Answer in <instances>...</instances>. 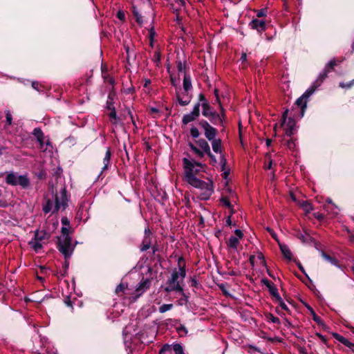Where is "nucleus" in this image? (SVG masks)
I'll return each instance as SVG.
<instances>
[{
	"mask_svg": "<svg viewBox=\"0 0 354 354\" xmlns=\"http://www.w3.org/2000/svg\"><path fill=\"white\" fill-rule=\"evenodd\" d=\"M183 168V179L189 185L201 190V198L207 200L214 192L213 183L209 180L203 181L200 179L202 174L205 172L206 165L196 162L190 157L182 160Z\"/></svg>",
	"mask_w": 354,
	"mask_h": 354,
	"instance_id": "1",
	"label": "nucleus"
},
{
	"mask_svg": "<svg viewBox=\"0 0 354 354\" xmlns=\"http://www.w3.org/2000/svg\"><path fill=\"white\" fill-rule=\"evenodd\" d=\"M178 269L175 268L173 270L171 277L167 281V286L165 290L168 292L176 291L184 295L183 288L178 280L180 279L183 281L186 276L185 263L184 259L181 257L178 258Z\"/></svg>",
	"mask_w": 354,
	"mask_h": 354,
	"instance_id": "2",
	"label": "nucleus"
},
{
	"mask_svg": "<svg viewBox=\"0 0 354 354\" xmlns=\"http://www.w3.org/2000/svg\"><path fill=\"white\" fill-rule=\"evenodd\" d=\"M45 203L43 205V211L45 214L55 213L59 210H64L68 206V198L65 187L61 189L59 193H56L54 198H45Z\"/></svg>",
	"mask_w": 354,
	"mask_h": 354,
	"instance_id": "3",
	"label": "nucleus"
},
{
	"mask_svg": "<svg viewBox=\"0 0 354 354\" xmlns=\"http://www.w3.org/2000/svg\"><path fill=\"white\" fill-rule=\"evenodd\" d=\"M5 181L8 185L12 186L19 185L24 189L30 185V180L27 174L17 175V174L14 171L6 173Z\"/></svg>",
	"mask_w": 354,
	"mask_h": 354,
	"instance_id": "4",
	"label": "nucleus"
},
{
	"mask_svg": "<svg viewBox=\"0 0 354 354\" xmlns=\"http://www.w3.org/2000/svg\"><path fill=\"white\" fill-rule=\"evenodd\" d=\"M214 93H215V95H216V101L219 104L220 107H221V115L220 114H217L215 112H213L212 111L211 106L209 104L208 102H203L201 104V106L203 107V112H202V113L205 117H209V118L212 117V118H216V119L218 120V121L221 123H223V120L224 117H225L224 109L223 108V106L221 104V102H220V100H219V97H218V90L217 89L214 90Z\"/></svg>",
	"mask_w": 354,
	"mask_h": 354,
	"instance_id": "5",
	"label": "nucleus"
},
{
	"mask_svg": "<svg viewBox=\"0 0 354 354\" xmlns=\"http://www.w3.org/2000/svg\"><path fill=\"white\" fill-rule=\"evenodd\" d=\"M58 249L59 252L64 256L66 259L70 258L74 250V245L72 244L71 238L70 236L59 238Z\"/></svg>",
	"mask_w": 354,
	"mask_h": 354,
	"instance_id": "6",
	"label": "nucleus"
},
{
	"mask_svg": "<svg viewBox=\"0 0 354 354\" xmlns=\"http://www.w3.org/2000/svg\"><path fill=\"white\" fill-rule=\"evenodd\" d=\"M288 110L286 109L282 115L281 127L287 136H291L297 129L296 121L292 118H287Z\"/></svg>",
	"mask_w": 354,
	"mask_h": 354,
	"instance_id": "7",
	"label": "nucleus"
},
{
	"mask_svg": "<svg viewBox=\"0 0 354 354\" xmlns=\"http://www.w3.org/2000/svg\"><path fill=\"white\" fill-rule=\"evenodd\" d=\"M200 125L204 129V134L205 138L209 140L212 141L216 139V136L217 134V130L216 128L211 126L207 121L202 120L200 122Z\"/></svg>",
	"mask_w": 354,
	"mask_h": 354,
	"instance_id": "8",
	"label": "nucleus"
},
{
	"mask_svg": "<svg viewBox=\"0 0 354 354\" xmlns=\"http://www.w3.org/2000/svg\"><path fill=\"white\" fill-rule=\"evenodd\" d=\"M235 236H231L226 242L227 246L234 250H236L240 241L243 238V233L241 230H235Z\"/></svg>",
	"mask_w": 354,
	"mask_h": 354,
	"instance_id": "9",
	"label": "nucleus"
},
{
	"mask_svg": "<svg viewBox=\"0 0 354 354\" xmlns=\"http://www.w3.org/2000/svg\"><path fill=\"white\" fill-rule=\"evenodd\" d=\"M151 279L148 278H142L140 282L138 284L136 288L137 295L134 297V300H136L140 295L145 292L151 286Z\"/></svg>",
	"mask_w": 354,
	"mask_h": 354,
	"instance_id": "10",
	"label": "nucleus"
},
{
	"mask_svg": "<svg viewBox=\"0 0 354 354\" xmlns=\"http://www.w3.org/2000/svg\"><path fill=\"white\" fill-rule=\"evenodd\" d=\"M314 92H315V91L313 90V88H311L310 87H309L304 92V93L297 100L296 104H297L298 106L301 107V111H302V115L304 114V111L305 109L306 108V104H307L308 98Z\"/></svg>",
	"mask_w": 354,
	"mask_h": 354,
	"instance_id": "11",
	"label": "nucleus"
},
{
	"mask_svg": "<svg viewBox=\"0 0 354 354\" xmlns=\"http://www.w3.org/2000/svg\"><path fill=\"white\" fill-rule=\"evenodd\" d=\"M212 143V147L213 151L221 155V162L223 163V166H225L226 163V160L224 158L222 150V141L220 138H216L210 141Z\"/></svg>",
	"mask_w": 354,
	"mask_h": 354,
	"instance_id": "12",
	"label": "nucleus"
},
{
	"mask_svg": "<svg viewBox=\"0 0 354 354\" xmlns=\"http://www.w3.org/2000/svg\"><path fill=\"white\" fill-rule=\"evenodd\" d=\"M249 261L252 268L254 267L255 264L258 263L257 261H259V265L262 266L263 268L267 267L264 255L261 252H258L257 255H250L249 257Z\"/></svg>",
	"mask_w": 354,
	"mask_h": 354,
	"instance_id": "13",
	"label": "nucleus"
},
{
	"mask_svg": "<svg viewBox=\"0 0 354 354\" xmlns=\"http://www.w3.org/2000/svg\"><path fill=\"white\" fill-rule=\"evenodd\" d=\"M249 26L251 29L256 30L259 34H261L266 30V24L265 21L257 19H252L250 22Z\"/></svg>",
	"mask_w": 354,
	"mask_h": 354,
	"instance_id": "14",
	"label": "nucleus"
},
{
	"mask_svg": "<svg viewBox=\"0 0 354 354\" xmlns=\"http://www.w3.org/2000/svg\"><path fill=\"white\" fill-rule=\"evenodd\" d=\"M33 135L39 143L40 149L43 151L47 150L46 147L44 148V135L41 129L40 128H35L33 130Z\"/></svg>",
	"mask_w": 354,
	"mask_h": 354,
	"instance_id": "15",
	"label": "nucleus"
},
{
	"mask_svg": "<svg viewBox=\"0 0 354 354\" xmlns=\"http://www.w3.org/2000/svg\"><path fill=\"white\" fill-rule=\"evenodd\" d=\"M177 99L178 103L181 106H186L191 102V95H189V92H185V91H184L180 93H177Z\"/></svg>",
	"mask_w": 354,
	"mask_h": 354,
	"instance_id": "16",
	"label": "nucleus"
},
{
	"mask_svg": "<svg viewBox=\"0 0 354 354\" xmlns=\"http://www.w3.org/2000/svg\"><path fill=\"white\" fill-rule=\"evenodd\" d=\"M328 73L323 69L319 74L317 80L312 84L310 87L313 88V90L315 91V90L321 86L324 80L328 77Z\"/></svg>",
	"mask_w": 354,
	"mask_h": 354,
	"instance_id": "17",
	"label": "nucleus"
},
{
	"mask_svg": "<svg viewBox=\"0 0 354 354\" xmlns=\"http://www.w3.org/2000/svg\"><path fill=\"white\" fill-rule=\"evenodd\" d=\"M168 2L174 12H176L177 16L178 11L184 8L186 4V0H171V1Z\"/></svg>",
	"mask_w": 354,
	"mask_h": 354,
	"instance_id": "18",
	"label": "nucleus"
},
{
	"mask_svg": "<svg viewBox=\"0 0 354 354\" xmlns=\"http://www.w3.org/2000/svg\"><path fill=\"white\" fill-rule=\"evenodd\" d=\"M334 338L344 344V346L349 348L353 352H354V343L351 342L348 339H347L346 337H343L342 335L338 334V333H333Z\"/></svg>",
	"mask_w": 354,
	"mask_h": 354,
	"instance_id": "19",
	"label": "nucleus"
},
{
	"mask_svg": "<svg viewBox=\"0 0 354 354\" xmlns=\"http://www.w3.org/2000/svg\"><path fill=\"white\" fill-rule=\"evenodd\" d=\"M261 282L268 288L271 295L274 297L279 295L278 290L273 283L270 282L267 279H262Z\"/></svg>",
	"mask_w": 354,
	"mask_h": 354,
	"instance_id": "20",
	"label": "nucleus"
},
{
	"mask_svg": "<svg viewBox=\"0 0 354 354\" xmlns=\"http://www.w3.org/2000/svg\"><path fill=\"white\" fill-rule=\"evenodd\" d=\"M279 246L280 248V250L281 253L283 254V257L287 259L288 260L290 261L292 258V252L289 248V247L284 244L279 242Z\"/></svg>",
	"mask_w": 354,
	"mask_h": 354,
	"instance_id": "21",
	"label": "nucleus"
},
{
	"mask_svg": "<svg viewBox=\"0 0 354 354\" xmlns=\"http://www.w3.org/2000/svg\"><path fill=\"white\" fill-rule=\"evenodd\" d=\"M196 144L198 146V147L203 149L206 154H210V147L208 142L205 139H199L196 142Z\"/></svg>",
	"mask_w": 354,
	"mask_h": 354,
	"instance_id": "22",
	"label": "nucleus"
},
{
	"mask_svg": "<svg viewBox=\"0 0 354 354\" xmlns=\"http://www.w3.org/2000/svg\"><path fill=\"white\" fill-rule=\"evenodd\" d=\"M192 88V80L189 75L185 73L183 76V89L185 92H189Z\"/></svg>",
	"mask_w": 354,
	"mask_h": 354,
	"instance_id": "23",
	"label": "nucleus"
},
{
	"mask_svg": "<svg viewBox=\"0 0 354 354\" xmlns=\"http://www.w3.org/2000/svg\"><path fill=\"white\" fill-rule=\"evenodd\" d=\"M111 151L109 147L106 149L105 156L103 158V163L104 167H102V171H104L108 169L110 162H111Z\"/></svg>",
	"mask_w": 354,
	"mask_h": 354,
	"instance_id": "24",
	"label": "nucleus"
},
{
	"mask_svg": "<svg viewBox=\"0 0 354 354\" xmlns=\"http://www.w3.org/2000/svg\"><path fill=\"white\" fill-rule=\"evenodd\" d=\"M189 146L191 150L196 154L198 158H202L204 157L205 154H206V153L203 149L197 147L192 143H189Z\"/></svg>",
	"mask_w": 354,
	"mask_h": 354,
	"instance_id": "25",
	"label": "nucleus"
},
{
	"mask_svg": "<svg viewBox=\"0 0 354 354\" xmlns=\"http://www.w3.org/2000/svg\"><path fill=\"white\" fill-rule=\"evenodd\" d=\"M297 237L303 243H309L312 241L310 235L306 232H299L297 234Z\"/></svg>",
	"mask_w": 354,
	"mask_h": 354,
	"instance_id": "26",
	"label": "nucleus"
},
{
	"mask_svg": "<svg viewBox=\"0 0 354 354\" xmlns=\"http://www.w3.org/2000/svg\"><path fill=\"white\" fill-rule=\"evenodd\" d=\"M308 310L310 311V315H312L313 319L319 325H322L324 324L322 318L317 315L314 310L309 306L306 305Z\"/></svg>",
	"mask_w": 354,
	"mask_h": 354,
	"instance_id": "27",
	"label": "nucleus"
},
{
	"mask_svg": "<svg viewBox=\"0 0 354 354\" xmlns=\"http://www.w3.org/2000/svg\"><path fill=\"white\" fill-rule=\"evenodd\" d=\"M156 35V32L155 28H154L153 26H151L149 28V46L152 48L154 46Z\"/></svg>",
	"mask_w": 354,
	"mask_h": 354,
	"instance_id": "28",
	"label": "nucleus"
},
{
	"mask_svg": "<svg viewBox=\"0 0 354 354\" xmlns=\"http://www.w3.org/2000/svg\"><path fill=\"white\" fill-rule=\"evenodd\" d=\"M151 247V240H150V238L148 237L147 236H145L144 239H143V241H142V243L140 245V250L142 252H145L146 250H147L148 249H149Z\"/></svg>",
	"mask_w": 354,
	"mask_h": 354,
	"instance_id": "29",
	"label": "nucleus"
},
{
	"mask_svg": "<svg viewBox=\"0 0 354 354\" xmlns=\"http://www.w3.org/2000/svg\"><path fill=\"white\" fill-rule=\"evenodd\" d=\"M197 118V116L190 112L189 113L185 114L183 117L182 122L183 124H187L192 121H194Z\"/></svg>",
	"mask_w": 354,
	"mask_h": 354,
	"instance_id": "30",
	"label": "nucleus"
},
{
	"mask_svg": "<svg viewBox=\"0 0 354 354\" xmlns=\"http://www.w3.org/2000/svg\"><path fill=\"white\" fill-rule=\"evenodd\" d=\"M109 117L110 119V122L115 126H117L119 118L117 116V113L115 108H113L111 112L109 113Z\"/></svg>",
	"mask_w": 354,
	"mask_h": 354,
	"instance_id": "31",
	"label": "nucleus"
},
{
	"mask_svg": "<svg viewBox=\"0 0 354 354\" xmlns=\"http://www.w3.org/2000/svg\"><path fill=\"white\" fill-rule=\"evenodd\" d=\"M30 245L32 248L36 252H38L40 249L42 248V243L41 241H39L32 239L29 242Z\"/></svg>",
	"mask_w": 354,
	"mask_h": 354,
	"instance_id": "32",
	"label": "nucleus"
},
{
	"mask_svg": "<svg viewBox=\"0 0 354 354\" xmlns=\"http://www.w3.org/2000/svg\"><path fill=\"white\" fill-rule=\"evenodd\" d=\"M335 66H336V60L335 59H333L326 64L324 70L326 71V72H327L328 73H329L333 71Z\"/></svg>",
	"mask_w": 354,
	"mask_h": 354,
	"instance_id": "33",
	"label": "nucleus"
},
{
	"mask_svg": "<svg viewBox=\"0 0 354 354\" xmlns=\"http://www.w3.org/2000/svg\"><path fill=\"white\" fill-rule=\"evenodd\" d=\"M276 302L278 303L279 306L284 310L289 311V308L288 306L286 304L283 299L281 297V296L277 295L276 297H274Z\"/></svg>",
	"mask_w": 354,
	"mask_h": 354,
	"instance_id": "34",
	"label": "nucleus"
},
{
	"mask_svg": "<svg viewBox=\"0 0 354 354\" xmlns=\"http://www.w3.org/2000/svg\"><path fill=\"white\" fill-rule=\"evenodd\" d=\"M47 234L44 231H36L34 239L41 241L46 238Z\"/></svg>",
	"mask_w": 354,
	"mask_h": 354,
	"instance_id": "35",
	"label": "nucleus"
},
{
	"mask_svg": "<svg viewBox=\"0 0 354 354\" xmlns=\"http://www.w3.org/2000/svg\"><path fill=\"white\" fill-rule=\"evenodd\" d=\"M322 255L326 260L329 261L331 264L335 266H338V261L335 258L331 257L330 256L328 255L324 252H322Z\"/></svg>",
	"mask_w": 354,
	"mask_h": 354,
	"instance_id": "36",
	"label": "nucleus"
},
{
	"mask_svg": "<svg viewBox=\"0 0 354 354\" xmlns=\"http://www.w3.org/2000/svg\"><path fill=\"white\" fill-rule=\"evenodd\" d=\"M176 67H177V70L178 71V74L179 75H180V73H183V76H184L185 73H187L186 71H185V68H186V64H185V62H183L181 61H178L177 62Z\"/></svg>",
	"mask_w": 354,
	"mask_h": 354,
	"instance_id": "37",
	"label": "nucleus"
},
{
	"mask_svg": "<svg viewBox=\"0 0 354 354\" xmlns=\"http://www.w3.org/2000/svg\"><path fill=\"white\" fill-rule=\"evenodd\" d=\"M161 59V55L159 50H156L154 52V55L153 57V61L156 63V66H158V64L160 63Z\"/></svg>",
	"mask_w": 354,
	"mask_h": 354,
	"instance_id": "38",
	"label": "nucleus"
},
{
	"mask_svg": "<svg viewBox=\"0 0 354 354\" xmlns=\"http://www.w3.org/2000/svg\"><path fill=\"white\" fill-rule=\"evenodd\" d=\"M6 114V122L8 126H10L12 124V113L10 110H6L5 111Z\"/></svg>",
	"mask_w": 354,
	"mask_h": 354,
	"instance_id": "39",
	"label": "nucleus"
},
{
	"mask_svg": "<svg viewBox=\"0 0 354 354\" xmlns=\"http://www.w3.org/2000/svg\"><path fill=\"white\" fill-rule=\"evenodd\" d=\"M173 308V304H162L160 308H159V312L160 313H164L169 310H171V308Z\"/></svg>",
	"mask_w": 354,
	"mask_h": 354,
	"instance_id": "40",
	"label": "nucleus"
},
{
	"mask_svg": "<svg viewBox=\"0 0 354 354\" xmlns=\"http://www.w3.org/2000/svg\"><path fill=\"white\" fill-rule=\"evenodd\" d=\"M173 351L174 354H184L183 346L179 344L173 346Z\"/></svg>",
	"mask_w": 354,
	"mask_h": 354,
	"instance_id": "41",
	"label": "nucleus"
},
{
	"mask_svg": "<svg viewBox=\"0 0 354 354\" xmlns=\"http://www.w3.org/2000/svg\"><path fill=\"white\" fill-rule=\"evenodd\" d=\"M267 319L274 324H280V320L278 317H274L272 314L268 313L266 315Z\"/></svg>",
	"mask_w": 354,
	"mask_h": 354,
	"instance_id": "42",
	"label": "nucleus"
},
{
	"mask_svg": "<svg viewBox=\"0 0 354 354\" xmlns=\"http://www.w3.org/2000/svg\"><path fill=\"white\" fill-rule=\"evenodd\" d=\"M127 286L124 283L119 284L115 288V293L118 295H120V293H124L125 290L127 289Z\"/></svg>",
	"mask_w": 354,
	"mask_h": 354,
	"instance_id": "43",
	"label": "nucleus"
},
{
	"mask_svg": "<svg viewBox=\"0 0 354 354\" xmlns=\"http://www.w3.org/2000/svg\"><path fill=\"white\" fill-rule=\"evenodd\" d=\"M190 135L194 138H197L200 136L198 129L196 127H192L190 129Z\"/></svg>",
	"mask_w": 354,
	"mask_h": 354,
	"instance_id": "44",
	"label": "nucleus"
},
{
	"mask_svg": "<svg viewBox=\"0 0 354 354\" xmlns=\"http://www.w3.org/2000/svg\"><path fill=\"white\" fill-rule=\"evenodd\" d=\"M301 207L306 212H310L313 209L312 205L308 201H304L301 203Z\"/></svg>",
	"mask_w": 354,
	"mask_h": 354,
	"instance_id": "45",
	"label": "nucleus"
},
{
	"mask_svg": "<svg viewBox=\"0 0 354 354\" xmlns=\"http://www.w3.org/2000/svg\"><path fill=\"white\" fill-rule=\"evenodd\" d=\"M201 103L200 102H198L196 103L192 111H191L192 113L194 114L196 116L198 117L199 116V114H200V106H201Z\"/></svg>",
	"mask_w": 354,
	"mask_h": 354,
	"instance_id": "46",
	"label": "nucleus"
},
{
	"mask_svg": "<svg viewBox=\"0 0 354 354\" xmlns=\"http://www.w3.org/2000/svg\"><path fill=\"white\" fill-rule=\"evenodd\" d=\"M354 85V80L350 81L348 83L340 82L339 86L342 88H350Z\"/></svg>",
	"mask_w": 354,
	"mask_h": 354,
	"instance_id": "47",
	"label": "nucleus"
},
{
	"mask_svg": "<svg viewBox=\"0 0 354 354\" xmlns=\"http://www.w3.org/2000/svg\"><path fill=\"white\" fill-rule=\"evenodd\" d=\"M258 17H265L267 15V9L263 8L256 11Z\"/></svg>",
	"mask_w": 354,
	"mask_h": 354,
	"instance_id": "48",
	"label": "nucleus"
},
{
	"mask_svg": "<svg viewBox=\"0 0 354 354\" xmlns=\"http://www.w3.org/2000/svg\"><path fill=\"white\" fill-rule=\"evenodd\" d=\"M286 145H287L288 148L290 149V150H294L296 147V143L292 139L288 140Z\"/></svg>",
	"mask_w": 354,
	"mask_h": 354,
	"instance_id": "49",
	"label": "nucleus"
},
{
	"mask_svg": "<svg viewBox=\"0 0 354 354\" xmlns=\"http://www.w3.org/2000/svg\"><path fill=\"white\" fill-rule=\"evenodd\" d=\"M150 84H151L150 80L145 79V80L144 87L146 88L145 93H150V91H151V88H149V85Z\"/></svg>",
	"mask_w": 354,
	"mask_h": 354,
	"instance_id": "50",
	"label": "nucleus"
},
{
	"mask_svg": "<svg viewBox=\"0 0 354 354\" xmlns=\"http://www.w3.org/2000/svg\"><path fill=\"white\" fill-rule=\"evenodd\" d=\"M267 231L269 232V233L270 234V235L272 236V237L276 241H277V243H279V241L277 238V234L274 232L273 230H272L270 227H267L266 228Z\"/></svg>",
	"mask_w": 354,
	"mask_h": 354,
	"instance_id": "51",
	"label": "nucleus"
},
{
	"mask_svg": "<svg viewBox=\"0 0 354 354\" xmlns=\"http://www.w3.org/2000/svg\"><path fill=\"white\" fill-rule=\"evenodd\" d=\"M65 236H70L68 234V229L66 227H62V235L59 238H64Z\"/></svg>",
	"mask_w": 354,
	"mask_h": 354,
	"instance_id": "52",
	"label": "nucleus"
},
{
	"mask_svg": "<svg viewBox=\"0 0 354 354\" xmlns=\"http://www.w3.org/2000/svg\"><path fill=\"white\" fill-rule=\"evenodd\" d=\"M117 17L121 20V21H124V19H125V15H124V12L122 10H119L118 12H117Z\"/></svg>",
	"mask_w": 354,
	"mask_h": 354,
	"instance_id": "53",
	"label": "nucleus"
},
{
	"mask_svg": "<svg viewBox=\"0 0 354 354\" xmlns=\"http://www.w3.org/2000/svg\"><path fill=\"white\" fill-rule=\"evenodd\" d=\"M222 204L227 207H230L231 205L229 200L227 198H222L221 200Z\"/></svg>",
	"mask_w": 354,
	"mask_h": 354,
	"instance_id": "54",
	"label": "nucleus"
},
{
	"mask_svg": "<svg viewBox=\"0 0 354 354\" xmlns=\"http://www.w3.org/2000/svg\"><path fill=\"white\" fill-rule=\"evenodd\" d=\"M150 113L154 115H158L160 113V110L156 107H150L149 109Z\"/></svg>",
	"mask_w": 354,
	"mask_h": 354,
	"instance_id": "55",
	"label": "nucleus"
},
{
	"mask_svg": "<svg viewBox=\"0 0 354 354\" xmlns=\"http://www.w3.org/2000/svg\"><path fill=\"white\" fill-rule=\"evenodd\" d=\"M106 106H107V109L111 111L112 110L113 108H114L113 102H111V99L110 97H109V100H107Z\"/></svg>",
	"mask_w": 354,
	"mask_h": 354,
	"instance_id": "56",
	"label": "nucleus"
},
{
	"mask_svg": "<svg viewBox=\"0 0 354 354\" xmlns=\"http://www.w3.org/2000/svg\"><path fill=\"white\" fill-rule=\"evenodd\" d=\"M135 14V16L136 17V21L139 24H142V17L140 15H138L137 12H134Z\"/></svg>",
	"mask_w": 354,
	"mask_h": 354,
	"instance_id": "57",
	"label": "nucleus"
},
{
	"mask_svg": "<svg viewBox=\"0 0 354 354\" xmlns=\"http://www.w3.org/2000/svg\"><path fill=\"white\" fill-rule=\"evenodd\" d=\"M272 160H270L268 164H266V163L265 164L264 168H265V169H272Z\"/></svg>",
	"mask_w": 354,
	"mask_h": 354,
	"instance_id": "58",
	"label": "nucleus"
},
{
	"mask_svg": "<svg viewBox=\"0 0 354 354\" xmlns=\"http://www.w3.org/2000/svg\"><path fill=\"white\" fill-rule=\"evenodd\" d=\"M240 59L242 62H245L247 60V54L245 53H242Z\"/></svg>",
	"mask_w": 354,
	"mask_h": 354,
	"instance_id": "59",
	"label": "nucleus"
},
{
	"mask_svg": "<svg viewBox=\"0 0 354 354\" xmlns=\"http://www.w3.org/2000/svg\"><path fill=\"white\" fill-rule=\"evenodd\" d=\"M199 100L201 102V104L203 102H207V100L205 99L204 95L201 94V93L199 95Z\"/></svg>",
	"mask_w": 354,
	"mask_h": 354,
	"instance_id": "60",
	"label": "nucleus"
},
{
	"mask_svg": "<svg viewBox=\"0 0 354 354\" xmlns=\"http://www.w3.org/2000/svg\"><path fill=\"white\" fill-rule=\"evenodd\" d=\"M213 162H216V157L210 151V154H207Z\"/></svg>",
	"mask_w": 354,
	"mask_h": 354,
	"instance_id": "61",
	"label": "nucleus"
},
{
	"mask_svg": "<svg viewBox=\"0 0 354 354\" xmlns=\"http://www.w3.org/2000/svg\"><path fill=\"white\" fill-rule=\"evenodd\" d=\"M171 84L173 86H176L178 82L177 80H176L175 78H174L171 75Z\"/></svg>",
	"mask_w": 354,
	"mask_h": 354,
	"instance_id": "62",
	"label": "nucleus"
},
{
	"mask_svg": "<svg viewBox=\"0 0 354 354\" xmlns=\"http://www.w3.org/2000/svg\"><path fill=\"white\" fill-rule=\"evenodd\" d=\"M38 86H39V83L37 82H33L32 83V86L33 88H35V90H37L39 91V88H38Z\"/></svg>",
	"mask_w": 354,
	"mask_h": 354,
	"instance_id": "63",
	"label": "nucleus"
},
{
	"mask_svg": "<svg viewBox=\"0 0 354 354\" xmlns=\"http://www.w3.org/2000/svg\"><path fill=\"white\" fill-rule=\"evenodd\" d=\"M151 234V231L149 227L145 229V236H147L149 237V234Z\"/></svg>",
	"mask_w": 354,
	"mask_h": 354,
	"instance_id": "64",
	"label": "nucleus"
}]
</instances>
